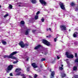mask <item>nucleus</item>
I'll use <instances>...</instances> for the list:
<instances>
[{
    "label": "nucleus",
    "mask_w": 78,
    "mask_h": 78,
    "mask_svg": "<svg viewBox=\"0 0 78 78\" xmlns=\"http://www.w3.org/2000/svg\"><path fill=\"white\" fill-rule=\"evenodd\" d=\"M19 52L18 51H14L11 53L10 55H4L3 57L5 58H11V59H16V58L15 57H14L13 55H16V54H17V53H18Z\"/></svg>",
    "instance_id": "1"
},
{
    "label": "nucleus",
    "mask_w": 78,
    "mask_h": 78,
    "mask_svg": "<svg viewBox=\"0 0 78 78\" xmlns=\"http://www.w3.org/2000/svg\"><path fill=\"white\" fill-rule=\"evenodd\" d=\"M19 45H20L21 48H24V47H27L28 45V44H24L23 42L21 41L19 43Z\"/></svg>",
    "instance_id": "2"
},
{
    "label": "nucleus",
    "mask_w": 78,
    "mask_h": 78,
    "mask_svg": "<svg viewBox=\"0 0 78 78\" xmlns=\"http://www.w3.org/2000/svg\"><path fill=\"white\" fill-rule=\"evenodd\" d=\"M16 72H17L16 75L19 76L21 74V69L18 68L16 69Z\"/></svg>",
    "instance_id": "3"
},
{
    "label": "nucleus",
    "mask_w": 78,
    "mask_h": 78,
    "mask_svg": "<svg viewBox=\"0 0 78 78\" xmlns=\"http://www.w3.org/2000/svg\"><path fill=\"white\" fill-rule=\"evenodd\" d=\"M66 55L67 57L69 58H73V55L72 54H69V53L68 52L66 53Z\"/></svg>",
    "instance_id": "4"
},
{
    "label": "nucleus",
    "mask_w": 78,
    "mask_h": 78,
    "mask_svg": "<svg viewBox=\"0 0 78 78\" xmlns=\"http://www.w3.org/2000/svg\"><path fill=\"white\" fill-rule=\"evenodd\" d=\"M43 42L44 44L45 45H47L48 46H49V45H50V42H48V41H47V40H43Z\"/></svg>",
    "instance_id": "5"
},
{
    "label": "nucleus",
    "mask_w": 78,
    "mask_h": 78,
    "mask_svg": "<svg viewBox=\"0 0 78 78\" xmlns=\"http://www.w3.org/2000/svg\"><path fill=\"white\" fill-rule=\"evenodd\" d=\"M60 28L62 31V30H66V27L65 25H60Z\"/></svg>",
    "instance_id": "6"
},
{
    "label": "nucleus",
    "mask_w": 78,
    "mask_h": 78,
    "mask_svg": "<svg viewBox=\"0 0 78 78\" xmlns=\"http://www.w3.org/2000/svg\"><path fill=\"white\" fill-rule=\"evenodd\" d=\"M60 7L62 9H63V10H65V7H64V5L63 4V3H62L61 2H60V3H59Z\"/></svg>",
    "instance_id": "7"
},
{
    "label": "nucleus",
    "mask_w": 78,
    "mask_h": 78,
    "mask_svg": "<svg viewBox=\"0 0 78 78\" xmlns=\"http://www.w3.org/2000/svg\"><path fill=\"white\" fill-rule=\"evenodd\" d=\"M40 2L43 6L47 4L44 0H40Z\"/></svg>",
    "instance_id": "8"
},
{
    "label": "nucleus",
    "mask_w": 78,
    "mask_h": 78,
    "mask_svg": "<svg viewBox=\"0 0 78 78\" xmlns=\"http://www.w3.org/2000/svg\"><path fill=\"white\" fill-rule=\"evenodd\" d=\"M13 68V66L12 65H10L8 66V67L7 68V70L9 71H10V70H11Z\"/></svg>",
    "instance_id": "9"
},
{
    "label": "nucleus",
    "mask_w": 78,
    "mask_h": 78,
    "mask_svg": "<svg viewBox=\"0 0 78 78\" xmlns=\"http://www.w3.org/2000/svg\"><path fill=\"white\" fill-rule=\"evenodd\" d=\"M24 24H25V22L23 21H22L20 23V26L22 28L24 27Z\"/></svg>",
    "instance_id": "10"
},
{
    "label": "nucleus",
    "mask_w": 78,
    "mask_h": 78,
    "mask_svg": "<svg viewBox=\"0 0 78 78\" xmlns=\"http://www.w3.org/2000/svg\"><path fill=\"white\" fill-rule=\"evenodd\" d=\"M30 29H27L26 30L25 32V35H28V34H29V33H30Z\"/></svg>",
    "instance_id": "11"
},
{
    "label": "nucleus",
    "mask_w": 78,
    "mask_h": 78,
    "mask_svg": "<svg viewBox=\"0 0 78 78\" xmlns=\"http://www.w3.org/2000/svg\"><path fill=\"white\" fill-rule=\"evenodd\" d=\"M31 65L33 67L35 68H37V65H36V64L35 63H32Z\"/></svg>",
    "instance_id": "12"
},
{
    "label": "nucleus",
    "mask_w": 78,
    "mask_h": 78,
    "mask_svg": "<svg viewBox=\"0 0 78 78\" xmlns=\"http://www.w3.org/2000/svg\"><path fill=\"white\" fill-rule=\"evenodd\" d=\"M55 75V71H52L51 74L50 78H54V75Z\"/></svg>",
    "instance_id": "13"
},
{
    "label": "nucleus",
    "mask_w": 78,
    "mask_h": 78,
    "mask_svg": "<svg viewBox=\"0 0 78 78\" xmlns=\"http://www.w3.org/2000/svg\"><path fill=\"white\" fill-rule=\"evenodd\" d=\"M24 57H23V58L25 59V60L26 61H28L29 57H28L26 55H25Z\"/></svg>",
    "instance_id": "14"
},
{
    "label": "nucleus",
    "mask_w": 78,
    "mask_h": 78,
    "mask_svg": "<svg viewBox=\"0 0 78 78\" xmlns=\"http://www.w3.org/2000/svg\"><path fill=\"white\" fill-rule=\"evenodd\" d=\"M78 36V33L76 32H75L73 34L74 37H76Z\"/></svg>",
    "instance_id": "15"
},
{
    "label": "nucleus",
    "mask_w": 78,
    "mask_h": 78,
    "mask_svg": "<svg viewBox=\"0 0 78 78\" xmlns=\"http://www.w3.org/2000/svg\"><path fill=\"white\" fill-rule=\"evenodd\" d=\"M61 66L59 67V70H63V65H61Z\"/></svg>",
    "instance_id": "16"
},
{
    "label": "nucleus",
    "mask_w": 78,
    "mask_h": 78,
    "mask_svg": "<svg viewBox=\"0 0 78 78\" xmlns=\"http://www.w3.org/2000/svg\"><path fill=\"white\" fill-rule=\"evenodd\" d=\"M78 67V66H75L73 67V70L75 71V70H77V68Z\"/></svg>",
    "instance_id": "17"
},
{
    "label": "nucleus",
    "mask_w": 78,
    "mask_h": 78,
    "mask_svg": "<svg viewBox=\"0 0 78 78\" xmlns=\"http://www.w3.org/2000/svg\"><path fill=\"white\" fill-rule=\"evenodd\" d=\"M2 42L3 45H5L6 44V41L3 40H2Z\"/></svg>",
    "instance_id": "18"
},
{
    "label": "nucleus",
    "mask_w": 78,
    "mask_h": 78,
    "mask_svg": "<svg viewBox=\"0 0 78 78\" xmlns=\"http://www.w3.org/2000/svg\"><path fill=\"white\" fill-rule=\"evenodd\" d=\"M40 47H41V45H39L37 46H36L35 48H34L35 50H37V49H38Z\"/></svg>",
    "instance_id": "19"
},
{
    "label": "nucleus",
    "mask_w": 78,
    "mask_h": 78,
    "mask_svg": "<svg viewBox=\"0 0 78 78\" xmlns=\"http://www.w3.org/2000/svg\"><path fill=\"white\" fill-rule=\"evenodd\" d=\"M31 1L32 3H33V4L36 3L37 2V1L36 0H31Z\"/></svg>",
    "instance_id": "20"
},
{
    "label": "nucleus",
    "mask_w": 78,
    "mask_h": 78,
    "mask_svg": "<svg viewBox=\"0 0 78 78\" xmlns=\"http://www.w3.org/2000/svg\"><path fill=\"white\" fill-rule=\"evenodd\" d=\"M59 36V35H57V37H56V38H55L54 39V42H56L57 41V39H58V36Z\"/></svg>",
    "instance_id": "21"
},
{
    "label": "nucleus",
    "mask_w": 78,
    "mask_h": 78,
    "mask_svg": "<svg viewBox=\"0 0 78 78\" xmlns=\"http://www.w3.org/2000/svg\"><path fill=\"white\" fill-rule=\"evenodd\" d=\"M61 76L62 77H64V76H66V74H64V73H62Z\"/></svg>",
    "instance_id": "22"
},
{
    "label": "nucleus",
    "mask_w": 78,
    "mask_h": 78,
    "mask_svg": "<svg viewBox=\"0 0 78 78\" xmlns=\"http://www.w3.org/2000/svg\"><path fill=\"white\" fill-rule=\"evenodd\" d=\"M9 8L10 9H11L12 8V5H9Z\"/></svg>",
    "instance_id": "23"
},
{
    "label": "nucleus",
    "mask_w": 78,
    "mask_h": 78,
    "mask_svg": "<svg viewBox=\"0 0 78 78\" xmlns=\"http://www.w3.org/2000/svg\"><path fill=\"white\" fill-rule=\"evenodd\" d=\"M35 20H37V19H38V16L37 15H36L35 16Z\"/></svg>",
    "instance_id": "24"
},
{
    "label": "nucleus",
    "mask_w": 78,
    "mask_h": 78,
    "mask_svg": "<svg viewBox=\"0 0 78 78\" xmlns=\"http://www.w3.org/2000/svg\"><path fill=\"white\" fill-rule=\"evenodd\" d=\"M45 61V58H42L41 59V61Z\"/></svg>",
    "instance_id": "25"
},
{
    "label": "nucleus",
    "mask_w": 78,
    "mask_h": 78,
    "mask_svg": "<svg viewBox=\"0 0 78 78\" xmlns=\"http://www.w3.org/2000/svg\"><path fill=\"white\" fill-rule=\"evenodd\" d=\"M8 16H9V15L8 14H6V15H5V16H4V17L5 18L6 17Z\"/></svg>",
    "instance_id": "26"
},
{
    "label": "nucleus",
    "mask_w": 78,
    "mask_h": 78,
    "mask_svg": "<svg viewBox=\"0 0 78 78\" xmlns=\"http://www.w3.org/2000/svg\"><path fill=\"white\" fill-rule=\"evenodd\" d=\"M41 20L42 22H44V19L42 18V19H41Z\"/></svg>",
    "instance_id": "27"
},
{
    "label": "nucleus",
    "mask_w": 78,
    "mask_h": 78,
    "mask_svg": "<svg viewBox=\"0 0 78 78\" xmlns=\"http://www.w3.org/2000/svg\"><path fill=\"white\" fill-rule=\"evenodd\" d=\"M18 62V61H15L13 62V64H17Z\"/></svg>",
    "instance_id": "28"
},
{
    "label": "nucleus",
    "mask_w": 78,
    "mask_h": 78,
    "mask_svg": "<svg viewBox=\"0 0 78 78\" xmlns=\"http://www.w3.org/2000/svg\"><path fill=\"white\" fill-rule=\"evenodd\" d=\"M37 76V75L36 74H35L34 75V78H36Z\"/></svg>",
    "instance_id": "29"
},
{
    "label": "nucleus",
    "mask_w": 78,
    "mask_h": 78,
    "mask_svg": "<svg viewBox=\"0 0 78 78\" xmlns=\"http://www.w3.org/2000/svg\"><path fill=\"white\" fill-rule=\"evenodd\" d=\"M75 62H78V58L76 59L75 60Z\"/></svg>",
    "instance_id": "30"
},
{
    "label": "nucleus",
    "mask_w": 78,
    "mask_h": 78,
    "mask_svg": "<svg viewBox=\"0 0 78 78\" xmlns=\"http://www.w3.org/2000/svg\"><path fill=\"white\" fill-rule=\"evenodd\" d=\"M74 78H78V75H76L75 76L74 75Z\"/></svg>",
    "instance_id": "31"
},
{
    "label": "nucleus",
    "mask_w": 78,
    "mask_h": 78,
    "mask_svg": "<svg viewBox=\"0 0 78 78\" xmlns=\"http://www.w3.org/2000/svg\"><path fill=\"white\" fill-rule=\"evenodd\" d=\"M66 61L68 64H69V62H68V59H66Z\"/></svg>",
    "instance_id": "32"
},
{
    "label": "nucleus",
    "mask_w": 78,
    "mask_h": 78,
    "mask_svg": "<svg viewBox=\"0 0 78 78\" xmlns=\"http://www.w3.org/2000/svg\"><path fill=\"white\" fill-rule=\"evenodd\" d=\"M71 6H74L75 5V4L73 3H72L71 4Z\"/></svg>",
    "instance_id": "33"
},
{
    "label": "nucleus",
    "mask_w": 78,
    "mask_h": 78,
    "mask_svg": "<svg viewBox=\"0 0 78 78\" xmlns=\"http://www.w3.org/2000/svg\"><path fill=\"white\" fill-rule=\"evenodd\" d=\"M75 11H78V6L76 8Z\"/></svg>",
    "instance_id": "34"
},
{
    "label": "nucleus",
    "mask_w": 78,
    "mask_h": 78,
    "mask_svg": "<svg viewBox=\"0 0 78 78\" xmlns=\"http://www.w3.org/2000/svg\"><path fill=\"white\" fill-rule=\"evenodd\" d=\"M22 5H23V4L21 3L20 5H19V6H22Z\"/></svg>",
    "instance_id": "35"
},
{
    "label": "nucleus",
    "mask_w": 78,
    "mask_h": 78,
    "mask_svg": "<svg viewBox=\"0 0 78 78\" xmlns=\"http://www.w3.org/2000/svg\"><path fill=\"white\" fill-rule=\"evenodd\" d=\"M27 71H28H28H29V70H30V67H28L27 68Z\"/></svg>",
    "instance_id": "36"
},
{
    "label": "nucleus",
    "mask_w": 78,
    "mask_h": 78,
    "mask_svg": "<svg viewBox=\"0 0 78 78\" xmlns=\"http://www.w3.org/2000/svg\"><path fill=\"white\" fill-rule=\"evenodd\" d=\"M48 30L50 31H51V28H49V29H47V31H48Z\"/></svg>",
    "instance_id": "37"
},
{
    "label": "nucleus",
    "mask_w": 78,
    "mask_h": 78,
    "mask_svg": "<svg viewBox=\"0 0 78 78\" xmlns=\"http://www.w3.org/2000/svg\"><path fill=\"white\" fill-rule=\"evenodd\" d=\"M75 56L76 58H77V53L75 54Z\"/></svg>",
    "instance_id": "38"
},
{
    "label": "nucleus",
    "mask_w": 78,
    "mask_h": 78,
    "mask_svg": "<svg viewBox=\"0 0 78 78\" xmlns=\"http://www.w3.org/2000/svg\"><path fill=\"white\" fill-rule=\"evenodd\" d=\"M54 10V9H50V11H53Z\"/></svg>",
    "instance_id": "39"
},
{
    "label": "nucleus",
    "mask_w": 78,
    "mask_h": 78,
    "mask_svg": "<svg viewBox=\"0 0 78 78\" xmlns=\"http://www.w3.org/2000/svg\"><path fill=\"white\" fill-rule=\"evenodd\" d=\"M57 58L58 59H59V58H60V57H59V56H57Z\"/></svg>",
    "instance_id": "40"
},
{
    "label": "nucleus",
    "mask_w": 78,
    "mask_h": 78,
    "mask_svg": "<svg viewBox=\"0 0 78 78\" xmlns=\"http://www.w3.org/2000/svg\"><path fill=\"white\" fill-rule=\"evenodd\" d=\"M39 11L37 13H36V15H38L39 14Z\"/></svg>",
    "instance_id": "41"
},
{
    "label": "nucleus",
    "mask_w": 78,
    "mask_h": 78,
    "mask_svg": "<svg viewBox=\"0 0 78 78\" xmlns=\"http://www.w3.org/2000/svg\"><path fill=\"white\" fill-rule=\"evenodd\" d=\"M47 53H48V52L47 51L46 52H45L44 54L46 55Z\"/></svg>",
    "instance_id": "42"
},
{
    "label": "nucleus",
    "mask_w": 78,
    "mask_h": 78,
    "mask_svg": "<svg viewBox=\"0 0 78 78\" xmlns=\"http://www.w3.org/2000/svg\"><path fill=\"white\" fill-rule=\"evenodd\" d=\"M10 76H12V73H10Z\"/></svg>",
    "instance_id": "43"
},
{
    "label": "nucleus",
    "mask_w": 78,
    "mask_h": 78,
    "mask_svg": "<svg viewBox=\"0 0 78 78\" xmlns=\"http://www.w3.org/2000/svg\"><path fill=\"white\" fill-rule=\"evenodd\" d=\"M35 31H36L35 30H33L32 32H33V33H34V32H35Z\"/></svg>",
    "instance_id": "44"
},
{
    "label": "nucleus",
    "mask_w": 78,
    "mask_h": 78,
    "mask_svg": "<svg viewBox=\"0 0 78 78\" xmlns=\"http://www.w3.org/2000/svg\"><path fill=\"white\" fill-rule=\"evenodd\" d=\"M21 76H24V74H22V75H21Z\"/></svg>",
    "instance_id": "45"
},
{
    "label": "nucleus",
    "mask_w": 78,
    "mask_h": 78,
    "mask_svg": "<svg viewBox=\"0 0 78 78\" xmlns=\"http://www.w3.org/2000/svg\"><path fill=\"white\" fill-rule=\"evenodd\" d=\"M23 78H26V77L25 76H23Z\"/></svg>",
    "instance_id": "46"
},
{
    "label": "nucleus",
    "mask_w": 78,
    "mask_h": 78,
    "mask_svg": "<svg viewBox=\"0 0 78 78\" xmlns=\"http://www.w3.org/2000/svg\"><path fill=\"white\" fill-rule=\"evenodd\" d=\"M50 72H51V69H50Z\"/></svg>",
    "instance_id": "47"
},
{
    "label": "nucleus",
    "mask_w": 78,
    "mask_h": 78,
    "mask_svg": "<svg viewBox=\"0 0 78 78\" xmlns=\"http://www.w3.org/2000/svg\"><path fill=\"white\" fill-rule=\"evenodd\" d=\"M44 11H47V10L45 9V10H44Z\"/></svg>",
    "instance_id": "48"
},
{
    "label": "nucleus",
    "mask_w": 78,
    "mask_h": 78,
    "mask_svg": "<svg viewBox=\"0 0 78 78\" xmlns=\"http://www.w3.org/2000/svg\"><path fill=\"white\" fill-rule=\"evenodd\" d=\"M71 30L70 29H69V31H70Z\"/></svg>",
    "instance_id": "49"
},
{
    "label": "nucleus",
    "mask_w": 78,
    "mask_h": 78,
    "mask_svg": "<svg viewBox=\"0 0 78 78\" xmlns=\"http://www.w3.org/2000/svg\"><path fill=\"white\" fill-rule=\"evenodd\" d=\"M47 37H48V36H47Z\"/></svg>",
    "instance_id": "50"
},
{
    "label": "nucleus",
    "mask_w": 78,
    "mask_h": 78,
    "mask_svg": "<svg viewBox=\"0 0 78 78\" xmlns=\"http://www.w3.org/2000/svg\"><path fill=\"white\" fill-rule=\"evenodd\" d=\"M7 73H9L8 71H7Z\"/></svg>",
    "instance_id": "51"
},
{
    "label": "nucleus",
    "mask_w": 78,
    "mask_h": 78,
    "mask_svg": "<svg viewBox=\"0 0 78 78\" xmlns=\"http://www.w3.org/2000/svg\"><path fill=\"white\" fill-rule=\"evenodd\" d=\"M0 8H1V5H0Z\"/></svg>",
    "instance_id": "52"
},
{
    "label": "nucleus",
    "mask_w": 78,
    "mask_h": 78,
    "mask_svg": "<svg viewBox=\"0 0 78 78\" xmlns=\"http://www.w3.org/2000/svg\"><path fill=\"white\" fill-rule=\"evenodd\" d=\"M7 78H9V77H8Z\"/></svg>",
    "instance_id": "53"
},
{
    "label": "nucleus",
    "mask_w": 78,
    "mask_h": 78,
    "mask_svg": "<svg viewBox=\"0 0 78 78\" xmlns=\"http://www.w3.org/2000/svg\"><path fill=\"white\" fill-rule=\"evenodd\" d=\"M42 53H43V52H42Z\"/></svg>",
    "instance_id": "54"
},
{
    "label": "nucleus",
    "mask_w": 78,
    "mask_h": 78,
    "mask_svg": "<svg viewBox=\"0 0 78 78\" xmlns=\"http://www.w3.org/2000/svg\"><path fill=\"white\" fill-rule=\"evenodd\" d=\"M25 67H26V66H25Z\"/></svg>",
    "instance_id": "55"
}]
</instances>
